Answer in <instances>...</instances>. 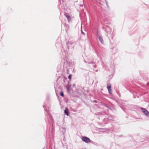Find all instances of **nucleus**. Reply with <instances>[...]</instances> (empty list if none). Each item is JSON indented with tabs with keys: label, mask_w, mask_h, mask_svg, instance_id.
Wrapping results in <instances>:
<instances>
[{
	"label": "nucleus",
	"mask_w": 149,
	"mask_h": 149,
	"mask_svg": "<svg viewBox=\"0 0 149 149\" xmlns=\"http://www.w3.org/2000/svg\"><path fill=\"white\" fill-rule=\"evenodd\" d=\"M82 140L83 141L88 143L91 142L90 139L89 138L86 137H83L82 138Z\"/></svg>",
	"instance_id": "1"
},
{
	"label": "nucleus",
	"mask_w": 149,
	"mask_h": 149,
	"mask_svg": "<svg viewBox=\"0 0 149 149\" xmlns=\"http://www.w3.org/2000/svg\"><path fill=\"white\" fill-rule=\"evenodd\" d=\"M107 88L110 94L112 93L111 85L110 84H107Z\"/></svg>",
	"instance_id": "2"
},
{
	"label": "nucleus",
	"mask_w": 149,
	"mask_h": 149,
	"mask_svg": "<svg viewBox=\"0 0 149 149\" xmlns=\"http://www.w3.org/2000/svg\"><path fill=\"white\" fill-rule=\"evenodd\" d=\"M143 112L145 115L147 116H149V112L145 109H143Z\"/></svg>",
	"instance_id": "3"
},
{
	"label": "nucleus",
	"mask_w": 149,
	"mask_h": 149,
	"mask_svg": "<svg viewBox=\"0 0 149 149\" xmlns=\"http://www.w3.org/2000/svg\"><path fill=\"white\" fill-rule=\"evenodd\" d=\"M65 113L67 116L69 115V112L68 111V109L66 108L64 111Z\"/></svg>",
	"instance_id": "4"
},
{
	"label": "nucleus",
	"mask_w": 149,
	"mask_h": 149,
	"mask_svg": "<svg viewBox=\"0 0 149 149\" xmlns=\"http://www.w3.org/2000/svg\"><path fill=\"white\" fill-rule=\"evenodd\" d=\"M65 16L66 17H67V19H68V21H70L71 20V18H70V17L68 16V15H65Z\"/></svg>",
	"instance_id": "5"
},
{
	"label": "nucleus",
	"mask_w": 149,
	"mask_h": 149,
	"mask_svg": "<svg viewBox=\"0 0 149 149\" xmlns=\"http://www.w3.org/2000/svg\"><path fill=\"white\" fill-rule=\"evenodd\" d=\"M99 39L102 43H103V39L101 36H99Z\"/></svg>",
	"instance_id": "6"
},
{
	"label": "nucleus",
	"mask_w": 149,
	"mask_h": 149,
	"mask_svg": "<svg viewBox=\"0 0 149 149\" xmlns=\"http://www.w3.org/2000/svg\"><path fill=\"white\" fill-rule=\"evenodd\" d=\"M60 95L63 97L64 96V94H63V91H61V93H60Z\"/></svg>",
	"instance_id": "7"
},
{
	"label": "nucleus",
	"mask_w": 149,
	"mask_h": 149,
	"mask_svg": "<svg viewBox=\"0 0 149 149\" xmlns=\"http://www.w3.org/2000/svg\"><path fill=\"white\" fill-rule=\"evenodd\" d=\"M72 75L71 74H70L68 76V78L70 80H71L72 78Z\"/></svg>",
	"instance_id": "8"
},
{
	"label": "nucleus",
	"mask_w": 149,
	"mask_h": 149,
	"mask_svg": "<svg viewBox=\"0 0 149 149\" xmlns=\"http://www.w3.org/2000/svg\"><path fill=\"white\" fill-rule=\"evenodd\" d=\"M81 33H82L83 34H84V33L82 31V29L81 30Z\"/></svg>",
	"instance_id": "9"
},
{
	"label": "nucleus",
	"mask_w": 149,
	"mask_h": 149,
	"mask_svg": "<svg viewBox=\"0 0 149 149\" xmlns=\"http://www.w3.org/2000/svg\"><path fill=\"white\" fill-rule=\"evenodd\" d=\"M68 74H69V72L68 73Z\"/></svg>",
	"instance_id": "10"
}]
</instances>
